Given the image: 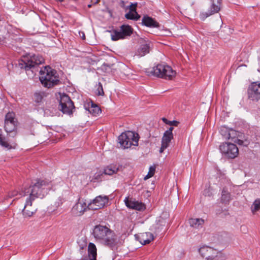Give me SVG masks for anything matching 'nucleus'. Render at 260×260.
I'll return each mask as SVG.
<instances>
[{
    "instance_id": "1",
    "label": "nucleus",
    "mask_w": 260,
    "mask_h": 260,
    "mask_svg": "<svg viewBox=\"0 0 260 260\" xmlns=\"http://www.w3.org/2000/svg\"><path fill=\"white\" fill-rule=\"evenodd\" d=\"M52 187L51 182L47 179H37L32 182V184L24 190V195H27L24 207L22 210L23 215L24 217H31L36 213L37 209L32 211L26 209L30 206L32 202L37 198H43L46 196L48 191Z\"/></svg>"
},
{
    "instance_id": "2",
    "label": "nucleus",
    "mask_w": 260,
    "mask_h": 260,
    "mask_svg": "<svg viewBox=\"0 0 260 260\" xmlns=\"http://www.w3.org/2000/svg\"><path fill=\"white\" fill-rule=\"evenodd\" d=\"M39 79L42 85L47 88L57 85L60 82L56 71L49 66H46L41 69Z\"/></svg>"
},
{
    "instance_id": "3",
    "label": "nucleus",
    "mask_w": 260,
    "mask_h": 260,
    "mask_svg": "<svg viewBox=\"0 0 260 260\" xmlns=\"http://www.w3.org/2000/svg\"><path fill=\"white\" fill-rule=\"evenodd\" d=\"M148 76L153 75L165 79L171 80L176 75V72L172 68L165 64H158L150 71L147 72Z\"/></svg>"
},
{
    "instance_id": "4",
    "label": "nucleus",
    "mask_w": 260,
    "mask_h": 260,
    "mask_svg": "<svg viewBox=\"0 0 260 260\" xmlns=\"http://www.w3.org/2000/svg\"><path fill=\"white\" fill-rule=\"evenodd\" d=\"M94 237L97 240H102L107 244L114 242L116 238L114 232L105 226L96 225L93 231Z\"/></svg>"
},
{
    "instance_id": "5",
    "label": "nucleus",
    "mask_w": 260,
    "mask_h": 260,
    "mask_svg": "<svg viewBox=\"0 0 260 260\" xmlns=\"http://www.w3.org/2000/svg\"><path fill=\"white\" fill-rule=\"evenodd\" d=\"M138 134L132 131L123 133L118 137L119 143L124 149L129 148L132 145L138 146Z\"/></svg>"
},
{
    "instance_id": "6",
    "label": "nucleus",
    "mask_w": 260,
    "mask_h": 260,
    "mask_svg": "<svg viewBox=\"0 0 260 260\" xmlns=\"http://www.w3.org/2000/svg\"><path fill=\"white\" fill-rule=\"evenodd\" d=\"M44 58L40 55H33L28 57H24L19 61L18 65L21 69H24L26 71L31 69L36 65L42 64L44 62Z\"/></svg>"
},
{
    "instance_id": "7",
    "label": "nucleus",
    "mask_w": 260,
    "mask_h": 260,
    "mask_svg": "<svg viewBox=\"0 0 260 260\" xmlns=\"http://www.w3.org/2000/svg\"><path fill=\"white\" fill-rule=\"evenodd\" d=\"M199 251L202 257L206 258V260H218L222 255L218 250L207 245L201 247Z\"/></svg>"
},
{
    "instance_id": "8",
    "label": "nucleus",
    "mask_w": 260,
    "mask_h": 260,
    "mask_svg": "<svg viewBox=\"0 0 260 260\" xmlns=\"http://www.w3.org/2000/svg\"><path fill=\"white\" fill-rule=\"evenodd\" d=\"M59 99L58 101L60 110L64 114L68 115L72 114L74 106L70 98L64 93H59Z\"/></svg>"
},
{
    "instance_id": "9",
    "label": "nucleus",
    "mask_w": 260,
    "mask_h": 260,
    "mask_svg": "<svg viewBox=\"0 0 260 260\" xmlns=\"http://www.w3.org/2000/svg\"><path fill=\"white\" fill-rule=\"evenodd\" d=\"M220 152L226 157L229 158H235L239 153L238 148L237 146L233 143H224L219 146Z\"/></svg>"
},
{
    "instance_id": "10",
    "label": "nucleus",
    "mask_w": 260,
    "mask_h": 260,
    "mask_svg": "<svg viewBox=\"0 0 260 260\" xmlns=\"http://www.w3.org/2000/svg\"><path fill=\"white\" fill-rule=\"evenodd\" d=\"M133 33V28L128 25H122L120 29L111 31V37L113 41H116L120 39H124L130 36Z\"/></svg>"
},
{
    "instance_id": "11",
    "label": "nucleus",
    "mask_w": 260,
    "mask_h": 260,
    "mask_svg": "<svg viewBox=\"0 0 260 260\" xmlns=\"http://www.w3.org/2000/svg\"><path fill=\"white\" fill-rule=\"evenodd\" d=\"M17 122L15 118L14 112H9L5 116V129L7 133H13V137L16 135V126Z\"/></svg>"
},
{
    "instance_id": "12",
    "label": "nucleus",
    "mask_w": 260,
    "mask_h": 260,
    "mask_svg": "<svg viewBox=\"0 0 260 260\" xmlns=\"http://www.w3.org/2000/svg\"><path fill=\"white\" fill-rule=\"evenodd\" d=\"M108 202L109 198L108 196L100 195L96 197L92 202L89 203L88 207L89 209L96 210L108 205Z\"/></svg>"
},
{
    "instance_id": "13",
    "label": "nucleus",
    "mask_w": 260,
    "mask_h": 260,
    "mask_svg": "<svg viewBox=\"0 0 260 260\" xmlns=\"http://www.w3.org/2000/svg\"><path fill=\"white\" fill-rule=\"evenodd\" d=\"M248 98L253 101L260 100V82H253L248 88Z\"/></svg>"
},
{
    "instance_id": "14",
    "label": "nucleus",
    "mask_w": 260,
    "mask_h": 260,
    "mask_svg": "<svg viewBox=\"0 0 260 260\" xmlns=\"http://www.w3.org/2000/svg\"><path fill=\"white\" fill-rule=\"evenodd\" d=\"M211 6L209 11L207 12H202L200 14V18L204 20L206 18L217 13L220 9L221 0H210Z\"/></svg>"
},
{
    "instance_id": "15",
    "label": "nucleus",
    "mask_w": 260,
    "mask_h": 260,
    "mask_svg": "<svg viewBox=\"0 0 260 260\" xmlns=\"http://www.w3.org/2000/svg\"><path fill=\"white\" fill-rule=\"evenodd\" d=\"M150 51V42L148 41L141 40L140 45L135 52V55L142 57L148 54Z\"/></svg>"
},
{
    "instance_id": "16",
    "label": "nucleus",
    "mask_w": 260,
    "mask_h": 260,
    "mask_svg": "<svg viewBox=\"0 0 260 260\" xmlns=\"http://www.w3.org/2000/svg\"><path fill=\"white\" fill-rule=\"evenodd\" d=\"M124 202L126 206L130 209L138 211H142L145 209V205L143 203L132 198H126L124 199Z\"/></svg>"
},
{
    "instance_id": "17",
    "label": "nucleus",
    "mask_w": 260,
    "mask_h": 260,
    "mask_svg": "<svg viewBox=\"0 0 260 260\" xmlns=\"http://www.w3.org/2000/svg\"><path fill=\"white\" fill-rule=\"evenodd\" d=\"M87 208H88L86 203L83 200H79L78 202L73 207L72 213L75 216L82 215Z\"/></svg>"
},
{
    "instance_id": "18",
    "label": "nucleus",
    "mask_w": 260,
    "mask_h": 260,
    "mask_svg": "<svg viewBox=\"0 0 260 260\" xmlns=\"http://www.w3.org/2000/svg\"><path fill=\"white\" fill-rule=\"evenodd\" d=\"M137 3L132 4L126 8L128 12L125 14V17L127 19L138 20L140 18V15L136 11Z\"/></svg>"
},
{
    "instance_id": "19",
    "label": "nucleus",
    "mask_w": 260,
    "mask_h": 260,
    "mask_svg": "<svg viewBox=\"0 0 260 260\" xmlns=\"http://www.w3.org/2000/svg\"><path fill=\"white\" fill-rule=\"evenodd\" d=\"M173 138V135H171L164 133L161 139V146L159 152L162 153L169 146L171 141Z\"/></svg>"
},
{
    "instance_id": "20",
    "label": "nucleus",
    "mask_w": 260,
    "mask_h": 260,
    "mask_svg": "<svg viewBox=\"0 0 260 260\" xmlns=\"http://www.w3.org/2000/svg\"><path fill=\"white\" fill-rule=\"evenodd\" d=\"M141 244H149L154 239L153 234L149 232L144 233L138 236Z\"/></svg>"
},
{
    "instance_id": "21",
    "label": "nucleus",
    "mask_w": 260,
    "mask_h": 260,
    "mask_svg": "<svg viewBox=\"0 0 260 260\" xmlns=\"http://www.w3.org/2000/svg\"><path fill=\"white\" fill-rule=\"evenodd\" d=\"M143 25L150 27H157L158 23L155 20L148 16H144L142 20Z\"/></svg>"
},
{
    "instance_id": "22",
    "label": "nucleus",
    "mask_w": 260,
    "mask_h": 260,
    "mask_svg": "<svg viewBox=\"0 0 260 260\" xmlns=\"http://www.w3.org/2000/svg\"><path fill=\"white\" fill-rule=\"evenodd\" d=\"M120 167L117 165H110L104 169V173L106 175H112L117 173L120 169Z\"/></svg>"
},
{
    "instance_id": "23",
    "label": "nucleus",
    "mask_w": 260,
    "mask_h": 260,
    "mask_svg": "<svg viewBox=\"0 0 260 260\" xmlns=\"http://www.w3.org/2000/svg\"><path fill=\"white\" fill-rule=\"evenodd\" d=\"M188 223L190 226L199 229L202 228L204 220L202 218H190L188 220Z\"/></svg>"
},
{
    "instance_id": "24",
    "label": "nucleus",
    "mask_w": 260,
    "mask_h": 260,
    "mask_svg": "<svg viewBox=\"0 0 260 260\" xmlns=\"http://www.w3.org/2000/svg\"><path fill=\"white\" fill-rule=\"evenodd\" d=\"M97 249L95 245H88V256L89 260H96Z\"/></svg>"
},
{
    "instance_id": "25",
    "label": "nucleus",
    "mask_w": 260,
    "mask_h": 260,
    "mask_svg": "<svg viewBox=\"0 0 260 260\" xmlns=\"http://www.w3.org/2000/svg\"><path fill=\"white\" fill-rule=\"evenodd\" d=\"M88 110L94 116H96L101 112L100 107L92 102L91 103L90 107L88 108Z\"/></svg>"
},
{
    "instance_id": "26",
    "label": "nucleus",
    "mask_w": 260,
    "mask_h": 260,
    "mask_svg": "<svg viewBox=\"0 0 260 260\" xmlns=\"http://www.w3.org/2000/svg\"><path fill=\"white\" fill-rule=\"evenodd\" d=\"M231 200L230 194L226 189L223 188L221 192V200L223 203L229 202Z\"/></svg>"
},
{
    "instance_id": "27",
    "label": "nucleus",
    "mask_w": 260,
    "mask_h": 260,
    "mask_svg": "<svg viewBox=\"0 0 260 260\" xmlns=\"http://www.w3.org/2000/svg\"><path fill=\"white\" fill-rule=\"evenodd\" d=\"M22 196H25L24 195V190L22 192H19L17 190H13L9 193L8 197L9 198H15V199H18Z\"/></svg>"
},
{
    "instance_id": "28",
    "label": "nucleus",
    "mask_w": 260,
    "mask_h": 260,
    "mask_svg": "<svg viewBox=\"0 0 260 260\" xmlns=\"http://www.w3.org/2000/svg\"><path fill=\"white\" fill-rule=\"evenodd\" d=\"M251 211L254 214L256 212L260 210V199L255 200L251 206Z\"/></svg>"
},
{
    "instance_id": "29",
    "label": "nucleus",
    "mask_w": 260,
    "mask_h": 260,
    "mask_svg": "<svg viewBox=\"0 0 260 260\" xmlns=\"http://www.w3.org/2000/svg\"><path fill=\"white\" fill-rule=\"evenodd\" d=\"M162 120L166 124H168L169 125H171V126H178V125L179 124V122L177 121H176V120L170 121V120H168L166 118H162Z\"/></svg>"
},
{
    "instance_id": "30",
    "label": "nucleus",
    "mask_w": 260,
    "mask_h": 260,
    "mask_svg": "<svg viewBox=\"0 0 260 260\" xmlns=\"http://www.w3.org/2000/svg\"><path fill=\"white\" fill-rule=\"evenodd\" d=\"M43 98V93L41 92H36L34 94L35 101L38 103H40Z\"/></svg>"
},
{
    "instance_id": "31",
    "label": "nucleus",
    "mask_w": 260,
    "mask_h": 260,
    "mask_svg": "<svg viewBox=\"0 0 260 260\" xmlns=\"http://www.w3.org/2000/svg\"><path fill=\"white\" fill-rule=\"evenodd\" d=\"M0 145L3 147L10 149L11 148L10 145L5 140V138L3 137L2 135L0 134Z\"/></svg>"
},
{
    "instance_id": "32",
    "label": "nucleus",
    "mask_w": 260,
    "mask_h": 260,
    "mask_svg": "<svg viewBox=\"0 0 260 260\" xmlns=\"http://www.w3.org/2000/svg\"><path fill=\"white\" fill-rule=\"evenodd\" d=\"M96 93L98 95L103 96L104 95L103 86L101 82H99L97 85Z\"/></svg>"
},
{
    "instance_id": "33",
    "label": "nucleus",
    "mask_w": 260,
    "mask_h": 260,
    "mask_svg": "<svg viewBox=\"0 0 260 260\" xmlns=\"http://www.w3.org/2000/svg\"><path fill=\"white\" fill-rule=\"evenodd\" d=\"M224 130H225V131H227V129H226V128H225V127H223V128H221V129H220V133H221V134L222 135H223V136H224L225 139H230V133H228V134H223V131H224Z\"/></svg>"
},
{
    "instance_id": "34",
    "label": "nucleus",
    "mask_w": 260,
    "mask_h": 260,
    "mask_svg": "<svg viewBox=\"0 0 260 260\" xmlns=\"http://www.w3.org/2000/svg\"><path fill=\"white\" fill-rule=\"evenodd\" d=\"M155 168L156 167L155 165L150 166L149 169L148 173L153 176L155 173Z\"/></svg>"
},
{
    "instance_id": "35",
    "label": "nucleus",
    "mask_w": 260,
    "mask_h": 260,
    "mask_svg": "<svg viewBox=\"0 0 260 260\" xmlns=\"http://www.w3.org/2000/svg\"><path fill=\"white\" fill-rule=\"evenodd\" d=\"M173 129H174L173 127H170L169 128V129L167 130L165 133H167L168 134L171 135H173V133H172Z\"/></svg>"
},
{
    "instance_id": "36",
    "label": "nucleus",
    "mask_w": 260,
    "mask_h": 260,
    "mask_svg": "<svg viewBox=\"0 0 260 260\" xmlns=\"http://www.w3.org/2000/svg\"><path fill=\"white\" fill-rule=\"evenodd\" d=\"M153 175H151V174H150L149 173H148V174H147V175L144 177V180H147L148 179H149V178L152 177Z\"/></svg>"
},
{
    "instance_id": "37",
    "label": "nucleus",
    "mask_w": 260,
    "mask_h": 260,
    "mask_svg": "<svg viewBox=\"0 0 260 260\" xmlns=\"http://www.w3.org/2000/svg\"><path fill=\"white\" fill-rule=\"evenodd\" d=\"M31 206H32V204L30 206H28V207L26 208V209L28 210L29 211H32L33 210L36 209V208H34L32 209H30V207H31Z\"/></svg>"
},
{
    "instance_id": "38",
    "label": "nucleus",
    "mask_w": 260,
    "mask_h": 260,
    "mask_svg": "<svg viewBox=\"0 0 260 260\" xmlns=\"http://www.w3.org/2000/svg\"><path fill=\"white\" fill-rule=\"evenodd\" d=\"M81 34H82V36H81V37H82V39L84 40L85 39V34L83 32H82Z\"/></svg>"
},
{
    "instance_id": "39",
    "label": "nucleus",
    "mask_w": 260,
    "mask_h": 260,
    "mask_svg": "<svg viewBox=\"0 0 260 260\" xmlns=\"http://www.w3.org/2000/svg\"><path fill=\"white\" fill-rule=\"evenodd\" d=\"M108 246H109V247L111 248V249H113V246L114 245H111V244H110V245H108Z\"/></svg>"
},
{
    "instance_id": "40",
    "label": "nucleus",
    "mask_w": 260,
    "mask_h": 260,
    "mask_svg": "<svg viewBox=\"0 0 260 260\" xmlns=\"http://www.w3.org/2000/svg\"><path fill=\"white\" fill-rule=\"evenodd\" d=\"M82 239H83V243H86V241H85V238H84V237H82Z\"/></svg>"
},
{
    "instance_id": "41",
    "label": "nucleus",
    "mask_w": 260,
    "mask_h": 260,
    "mask_svg": "<svg viewBox=\"0 0 260 260\" xmlns=\"http://www.w3.org/2000/svg\"><path fill=\"white\" fill-rule=\"evenodd\" d=\"M238 143H239V144H242V141L239 140V142H238Z\"/></svg>"
}]
</instances>
